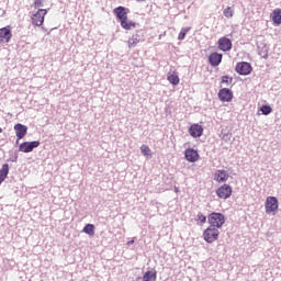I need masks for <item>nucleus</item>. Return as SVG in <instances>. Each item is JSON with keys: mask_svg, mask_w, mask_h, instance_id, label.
I'll return each instance as SVG.
<instances>
[{"mask_svg": "<svg viewBox=\"0 0 281 281\" xmlns=\"http://www.w3.org/2000/svg\"><path fill=\"white\" fill-rule=\"evenodd\" d=\"M225 215L223 213L218 212H212L207 216V223L210 224L211 227H215L217 229H221L223 225H225Z\"/></svg>", "mask_w": 281, "mask_h": 281, "instance_id": "nucleus-1", "label": "nucleus"}, {"mask_svg": "<svg viewBox=\"0 0 281 281\" xmlns=\"http://www.w3.org/2000/svg\"><path fill=\"white\" fill-rule=\"evenodd\" d=\"M221 232H218V228L214 226H209L203 232V238L205 243L209 245H212V243H215V240H218Z\"/></svg>", "mask_w": 281, "mask_h": 281, "instance_id": "nucleus-2", "label": "nucleus"}, {"mask_svg": "<svg viewBox=\"0 0 281 281\" xmlns=\"http://www.w3.org/2000/svg\"><path fill=\"white\" fill-rule=\"evenodd\" d=\"M266 214H276L278 207H280V202L276 196H268L265 203Z\"/></svg>", "mask_w": 281, "mask_h": 281, "instance_id": "nucleus-3", "label": "nucleus"}, {"mask_svg": "<svg viewBox=\"0 0 281 281\" xmlns=\"http://www.w3.org/2000/svg\"><path fill=\"white\" fill-rule=\"evenodd\" d=\"M128 8L120 5L113 9V14L116 16L117 21L120 22V25L124 23V21L128 20Z\"/></svg>", "mask_w": 281, "mask_h": 281, "instance_id": "nucleus-4", "label": "nucleus"}, {"mask_svg": "<svg viewBox=\"0 0 281 281\" xmlns=\"http://www.w3.org/2000/svg\"><path fill=\"white\" fill-rule=\"evenodd\" d=\"M235 71L239 76H249L254 71V67L248 61H239L236 64Z\"/></svg>", "mask_w": 281, "mask_h": 281, "instance_id": "nucleus-5", "label": "nucleus"}, {"mask_svg": "<svg viewBox=\"0 0 281 281\" xmlns=\"http://www.w3.org/2000/svg\"><path fill=\"white\" fill-rule=\"evenodd\" d=\"M38 146H41V140L23 142L19 145V153H32Z\"/></svg>", "mask_w": 281, "mask_h": 281, "instance_id": "nucleus-6", "label": "nucleus"}, {"mask_svg": "<svg viewBox=\"0 0 281 281\" xmlns=\"http://www.w3.org/2000/svg\"><path fill=\"white\" fill-rule=\"evenodd\" d=\"M47 14V9H38L35 14L32 15V24L41 27L45 23V15Z\"/></svg>", "mask_w": 281, "mask_h": 281, "instance_id": "nucleus-7", "label": "nucleus"}, {"mask_svg": "<svg viewBox=\"0 0 281 281\" xmlns=\"http://www.w3.org/2000/svg\"><path fill=\"white\" fill-rule=\"evenodd\" d=\"M215 192L218 199L227 200L229 196H232L234 190L232 189V186L224 183Z\"/></svg>", "mask_w": 281, "mask_h": 281, "instance_id": "nucleus-8", "label": "nucleus"}, {"mask_svg": "<svg viewBox=\"0 0 281 281\" xmlns=\"http://www.w3.org/2000/svg\"><path fill=\"white\" fill-rule=\"evenodd\" d=\"M220 102H232L234 100V92L229 88H222L217 93Z\"/></svg>", "mask_w": 281, "mask_h": 281, "instance_id": "nucleus-9", "label": "nucleus"}, {"mask_svg": "<svg viewBox=\"0 0 281 281\" xmlns=\"http://www.w3.org/2000/svg\"><path fill=\"white\" fill-rule=\"evenodd\" d=\"M189 135L194 139L203 136V125L194 123L189 127Z\"/></svg>", "mask_w": 281, "mask_h": 281, "instance_id": "nucleus-10", "label": "nucleus"}, {"mask_svg": "<svg viewBox=\"0 0 281 281\" xmlns=\"http://www.w3.org/2000/svg\"><path fill=\"white\" fill-rule=\"evenodd\" d=\"M232 40H229L228 37L224 36L221 37L217 41V47L218 49H221V52H232Z\"/></svg>", "mask_w": 281, "mask_h": 281, "instance_id": "nucleus-11", "label": "nucleus"}, {"mask_svg": "<svg viewBox=\"0 0 281 281\" xmlns=\"http://www.w3.org/2000/svg\"><path fill=\"white\" fill-rule=\"evenodd\" d=\"M199 151L194 148H187L184 150V159L190 161V164H195V161H199Z\"/></svg>", "mask_w": 281, "mask_h": 281, "instance_id": "nucleus-12", "label": "nucleus"}, {"mask_svg": "<svg viewBox=\"0 0 281 281\" xmlns=\"http://www.w3.org/2000/svg\"><path fill=\"white\" fill-rule=\"evenodd\" d=\"M12 41V30L10 26H4L0 29V43H8Z\"/></svg>", "mask_w": 281, "mask_h": 281, "instance_id": "nucleus-13", "label": "nucleus"}, {"mask_svg": "<svg viewBox=\"0 0 281 281\" xmlns=\"http://www.w3.org/2000/svg\"><path fill=\"white\" fill-rule=\"evenodd\" d=\"M209 63L211 67H218V65L223 63V54L217 52L211 53L209 56Z\"/></svg>", "mask_w": 281, "mask_h": 281, "instance_id": "nucleus-14", "label": "nucleus"}, {"mask_svg": "<svg viewBox=\"0 0 281 281\" xmlns=\"http://www.w3.org/2000/svg\"><path fill=\"white\" fill-rule=\"evenodd\" d=\"M228 179L229 173L224 169L216 170L214 173V180L217 181V183H227Z\"/></svg>", "mask_w": 281, "mask_h": 281, "instance_id": "nucleus-15", "label": "nucleus"}, {"mask_svg": "<svg viewBox=\"0 0 281 281\" xmlns=\"http://www.w3.org/2000/svg\"><path fill=\"white\" fill-rule=\"evenodd\" d=\"M144 41V33L142 31H137L127 42L128 47H137V43H142Z\"/></svg>", "mask_w": 281, "mask_h": 281, "instance_id": "nucleus-16", "label": "nucleus"}, {"mask_svg": "<svg viewBox=\"0 0 281 281\" xmlns=\"http://www.w3.org/2000/svg\"><path fill=\"white\" fill-rule=\"evenodd\" d=\"M13 128L15 131V135H16L18 139H23V137H25V135H27V126L26 125L16 123Z\"/></svg>", "mask_w": 281, "mask_h": 281, "instance_id": "nucleus-17", "label": "nucleus"}, {"mask_svg": "<svg viewBox=\"0 0 281 281\" xmlns=\"http://www.w3.org/2000/svg\"><path fill=\"white\" fill-rule=\"evenodd\" d=\"M136 280L142 281H157V270H147L143 277H138Z\"/></svg>", "mask_w": 281, "mask_h": 281, "instance_id": "nucleus-18", "label": "nucleus"}, {"mask_svg": "<svg viewBox=\"0 0 281 281\" xmlns=\"http://www.w3.org/2000/svg\"><path fill=\"white\" fill-rule=\"evenodd\" d=\"M270 19H272V23L274 27H280L281 25V9H274L270 15Z\"/></svg>", "mask_w": 281, "mask_h": 281, "instance_id": "nucleus-19", "label": "nucleus"}, {"mask_svg": "<svg viewBox=\"0 0 281 281\" xmlns=\"http://www.w3.org/2000/svg\"><path fill=\"white\" fill-rule=\"evenodd\" d=\"M8 175H10V165L3 164L0 169V186L8 179Z\"/></svg>", "mask_w": 281, "mask_h": 281, "instance_id": "nucleus-20", "label": "nucleus"}, {"mask_svg": "<svg viewBox=\"0 0 281 281\" xmlns=\"http://www.w3.org/2000/svg\"><path fill=\"white\" fill-rule=\"evenodd\" d=\"M137 25H138L137 23H135L128 19L121 23V27L123 30H135V27H137Z\"/></svg>", "mask_w": 281, "mask_h": 281, "instance_id": "nucleus-21", "label": "nucleus"}, {"mask_svg": "<svg viewBox=\"0 0 281 281\" xmlns=\"http://www.w3.org/2000/svg\"><path fill=\"white\" fill-rule=\"evenodd\" d=\"M82 232L83 234H88V236H95V225L86 224Z\"/></svg>", "mask_w": 281, "mask_h": 281, "instance_id": "nucleus-22", "label": "nucleus"}, {"mask_svg": "<svg viewBox=\"0 0 281 281\" xmlns=\"http://www.w3.org/2000/svg\"><path fill=\"white\" fill-rule=\"evenodd\" d=\"M259 111L261 112V115H271V113H273V108L269 104H263L260 106Z\"/></svg>", "mask_w": 281, "mask_h": 281, "instance_id": "nucleus-23", "label": "nucleus"}, {"mask_svg": "<svg viewBox=\"0 0 281 281\" xmlns=\"http://www.w3.org/2000/svg\"><path fill=\"white\" fill-rule=\"evenodd\" d=\"M258 49H259V56H261V58H265V60H267V58H269V47L265 44L261 48L259 46Z\"/></svg>", "mask_w": 281, "mask_h": 281, "instance_id": "nucleus-24", "label": "nucleus"}, {"mask_svg": "<svg viewBox=\"0 0 281 281\" xmlns=\"http://www.w3.org/2000/svg\"><path fill=\"white\" fill-rule=\"evenodd\" d=\"M140 153L142 155H144V157H153V150H150V147H148V145H142Z\"/></svg>", "mask_w": 281, "mask_h": 281, "instance_id": "nucleus-25", "label": "nucleus"}, {"mask_svg": "<svg viewBox=\"0 0 281 281\" xmlns=\"http://www.w3.org/2000/svg\"><path fill=\"white\" fill-rule=\"evenodd\" d=\"M167 80L170 82V85H172L173 87H177V85H179L180 80H179V76L176 74L172 75H168Z\"/></svg>", "mask_w": 281, "mask_h": 281, "instance_id": "nucleus-26", "label": "nucleus"}, {"mask_svg": "<svg viewBox=\"0 0 281 281\" xmlns=\"http://www.w3.org/2000/svg\"><path fill=\"white\" fill-rule=\"evenodd\" d=\"M191 27H182L179 35L178 41H183L186 36L188 35V32H190Z\"/></svg>", "mask_w": 281, "mask_h": 281, "instance_id": "nucleus-27", "label": "nucleus"}, {"mask_svg": "<svg viewBox=\"0 0 281 281\" xmlns=\"http://www.w3.org/2000/svg\"><path fill=\"white\" fill-rule=\"evenodd\" d=\"M221 82L223 85H226V87H229V85H232V82H234V78L229 77L228 75H225V76H222Z\"/></svg>", "mask_w": 281, "mask_h": 281, "instance_id": "nucleus-28", "label": "nucleus"}, {"mask_svg": "<svg viewBox=\"0 0 281 281\" xmlns=\"http://www.w3.org/2000/svg\"><path fill=\"white\" fill-rule=\"evenodd\" d=\"M195 221H200L201 225H205L207 223V216H205L203 213L199 212Z\"/></svg>", "mask_w": 281, "mask_h": 281, "instance_id": "nucleus-29", "label": "nucleus"}, {"mask_svg": "<svg viewBox=\"0 0 281 281\" xmlns=\"http://www.w3.org/2000/svg\"><path fill=\"white\" fill-rule=\"evenodd\" d=\"M221 137H222L223 142H231L232 133L231 132L222 131L221 132Z\"/></svg>", "mask_w": 281, "mask_h": 281, "instance_id": "nucleus-30", "label": "nucleus"}, {"mask_svg": "<svg viewBox=\"0 0 281 281\" xmlns=\"http://www.w3.org/2000/svg\"><path fill=\"white\" fill-rule=\"evenodd\" d=\"M223 14L226 16V19H232V16H234V10H232V7H227Z\"/></svg>", "mask_w": 281, "mask_h": 281, "instance_id": "nucleus-31", "label": "nucleus"}, {"mask_svg": "<svg viewBox=\"0 0 281 281\" xmlns=\"http://www.w3.org/2000/svg\"><path fill=\"white\" fill-rule=\"evenodd\" d=\"M43 3H45V0H35L34 1V8H43Z\"/></svg>", "mask_w": 281, "mask_h": 281, "instance_id": "nucleus-32", "label": "nucleus"}, {"mask_svg": "<svg viewBox=\"0 0 281 281\" xmlns=\"http://www.w3.org/2000/svg\"><path fill=\"white\" fill-rule=\"evenodd\" d=\"M10 161H12V164H16V161H19V154H14L11 158Z\"/></svg>", "mask_w": 281, "mask_h": 281, "instance_id": "nucleus-33", "label": "nucleus"}, {"mask_svg": "<svg viewBox=\"0 0 281 281\" xmlns=\"http://www.w3.org/2000/svg\"><path fill=\"white\" fill-rule=\"evenodd\" d=\"M135 244V239H131L130 241H127L128 247H131V245Z\"/></svg>", "mask_w": 281, "mask_h": 281, "instance_id": "nucleus-34", "label": "nucleus"}, {"mask_svg": "<svg viewBox=\"0 0 281 281\" xmlns=\"http://www.w3.org/2000/svg\"><path fill=\"white\" fill-rule=\"evenodd\" d=\"M19 140H20L19 138L15 140V146H19Z\"/></svg>", "mask_w": 281, "mask_h": 281, "instance_id": "nucleus-35", "label": "nucleus"}, {"mask_svg": "<svg viewBox=\"0 0 281 281\" xmlns=\"http://www.w3.org/2000/svg\"><path fill=\"white\" fill-rule=\"evenodd\" d=\"M175 192H179V188L175 187Z\"/></svg>", "mask_w": 281, "mask_h": 281, "instance_id": "nucleus-36", "label": "nucleus"}, {"mask_svg": "<svg viewBox=\"0 0 281 281\" xmlns=\"http://www.w3.org/2000/svg\"><path fill=\"white\" fill-rule=\"evenodd\" d=\"M0 133H3V128L0 127Z\"/></svg>", "mask_w": 281, "mask_h": 281, "instance_id": "nucleus-37", "label": "nucleus"}, {"mask_svg": "<svg viewBox=\"0 0 281 281\" xmlns=\"http://www.w3.org/2000/svg\"><path fill=\"white\" fill-rule=\"evenodd\" d=\"M136 1L142 2V1H146V0H136Z\"/></svg>", "mask_w": 281, "mask_h": 281, "instance_id": "nucleus-38", "label": "nucleus"}]
</instances>
